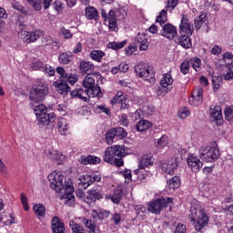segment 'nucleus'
<instances>
[{
  "label": "nucleus",
  "mask_w": 233,
  "mask_h": 233,
  "mask_svg": "<svg viewBox=\"0 0 233 233\" xmlns=\"http://www.w3.org/2000/svg\"><path fill=\"white\" fill-rule=\"evenodd\" d=\"M43 72H46V74H47V76H54V74H56V70H54V67L48 66V65H46L45 67H44V70Z\"/></svg>",
  "instance_id": "62"
},
{
  "label": "nucleus",
  "mask_w": 233,
  "mask_h": 233,
  "mask_svg": "<svg viewBox=\"0 0 233 233\" xmlns=\"http://www.w3.org/2000/svg\"><path fill=\"white\" fill-rule=\"evenodd\" d=\"M90 57L93 61H96L97 63H101L103 57H105V53L101 50H93L90 53Z\"/></svg>",
  "instance_id": "38"
},
{
  "label": "nucleus",
  "mask_w": 233,
  "mask_h": 233,
  "mask_svg": "<svg viewBox=\"0 0 233 233\" xmlns=\"http://www.w3.org/2000/svg\"><path fill=\"white\" fill-rule=\"evenodd\" d=\"M46 96H48V84L40 82L39 84L33 86L29 99L34 101V103H41L42 101H45Z\"/></svg>",
  "instance_id": "4"
},
{
  "label": "nucleus",
  "mask_w": 233,
  "mask_h": 233,
  "mask_svg": "<svg viewBox=\"0 0 233 233\" xmlns=\"http://www.w3.org/2000/svg\"><path fill=\"white\" fill-rule=\"evenodd\" d=\"M80 220L85 225V227L90 230V232H96V222L94 220L86 219L85 218H80Z\"/></svg>",
  "instance_id": "39"
},
{
  "label": "nucleus",
  "mask_w": 233,
  "mask_h": 233,
  "mask_svg": "<svg viewBox=\"0 0 233 233\" xmlns=\"http://www.w3.org/2000/svg\"><path fill=\"white\" fill-rule=\"evenodd\" d=\"M127 154L125 153V148L121 146H111L108 147L104 155V161L106 163H112V160L116 157H125Z\"/></svg>",
  "instance_id": "8"
},
{
  "label": "nucleus",
  "mask_w": 233,
  "mask_h": 233,
  "mask_svg": "<svg viewBox=\"0 0 233 233\" xmlns=\"http://www.w3.org/2000/svg\"><path fill=\"white\" fill-rule=\"evenodd\" d=\"M199 157L206 163H214L219 157V147L218 143L212 142L208 146H202L199 148Z\"/></svg>",
  "instance_id": "3"
},
{
  "label": "nucleus",
  "mask_w": 233,
  "mask_h": 233,
  "mask_svg": "<svg viewBox=\"0 0 233 233\" xmlns=\"http://www.w3.org/2000/svg\"><path fill=\"white\" fill-rule=\"evenodd\" d=\"M69 227L73 233H85V228L79 226V224L76 223L74 220L69 221Z\"/></svg>",
  "instance_id": "42"
},
{
  "label": "nucleus",
  "mask_w": 233,
  "mask_h": 233,
  "mask_svg": "<svg viewBox=\"0 0 233 233\" xmlns=\"http://www.w3.org/2000/svg\"><path fill=\"white\" fill-rule=\"evenodd\" d=\"M83 86L88 93V97H101L103 93H101V87L96 85V78L94 75H87L83 80Z\"/></svg>",
  "instance_id": "6"
},
{
  "label": "nucleus",
  "mask_w": 233,
  "mask_h": 233,
  "mask_svg": "<svg viewBox=\"0 0 233 233\" xmlns=\"http://www.w3.org/2000/svg\"><path fill=\"white\" fill-rule=\"evenodd\" d=\"M21 203L24 207V209L28 212L30 210V208L28 207V198H26V196H25V193L21 194Z\"/></svg>",
  "instance_id": "60"
},
{
  "label": "nucleus",
  "mask_w": 233,
  "mask_h": 233,
  "mask_svg": "<svg viewBox=\"0 0 233 233\" xmlns=\"http://www.w3.org/2000/svg\"><path fill=\"white\" fill-rule=\"evenodd\" d=\"M180 72L184 74V76H187V74L190 72V62L188 59L184 60L180 65Z\"/></svg>",
  "instance_id": "46"
},
{
  "label": "nucleus",
  "mask_w": 233,
  "mask_h": 233,
  "mask_svg": "<svg viewBox=\"0 0 233 233\" xmlns=\"http://www.w3.org/2000/svg\"><path fill=\"white\" fill-rule=\"evenodd\" d=\"M34 112L36 117L38 118V117H41L42 116H45L46 112H48V109L46 108V106L41 104L34 107Z\"/></svg>",
  "instance_id": "37"
},
{
  "label": "nucleus",
  "mask_w": 233,
  "mask_h": 233,
  "mask_svg": "<svg viewBox=\"0 0 233 233\" xmlns=\"http://www.w3.org/2000/svg\"><path fill=\"white\" fill-rule=\"evenodd\" d=\"M12 6L15 10H18V12H21L25 15H26L28 14V12L25 9V7L23 5H21V4H19V2H17V1H13Z\"/></svg>",
  "instance_id": "52"
},
{
  "label": "nucleus",
  "mask_w": 233,
  "mask_h": 233,
  "mask_svg": "<svg viewBox=\"0 0 233 233\" xmlns=\"http://www.w3.org/2000/svg\"><path fill=\"white\" fill-rule=\"evenodd\" d=\"M110 199L115 205H119L121 199H123V191L116 190L114 194L110 196Z\"/></svg>",
  "instance_id": "40"
},
{
  "label": "nucleus",
  "mask_w": 233,
  "mask_h": 233,
  "mask_svg": "<svg viewBox=\"0 0 233 233\" xmlns=\"http://www.w3.org/2000/svg\"><path fill=\"white\" fill-rule=\"evenodd\" d=\"M28 5H30V6H33L35 10L40 12V10L42 9L41 6V0H26Z\"/></svg>",
  "instance_id": "54"
},
{
  "label": "nucleus",
  "mask_w": 233,
  "mask_h": 233,
  "mask_svg": "<svg viewBox=\"0 0 233 233\" xmlns=\"http://www.w3.org/2000/svg\"><path fill=\"white\" fill-rule=\"evenodd\" d=\"M174 83V78L170 74H166L163 76V78L160 80V86L156 88L157 96H167L170 92V85Z\"/></svg>",
  "instance_id": "9"
},
{
  "label": "nucleus",
  "mask_w": 233,
  "mask_h": 233,
  "mask_svg": "<svg viewBox=\"0 0 233 233\" xmlns=\"http://www.w3.org/2000/svg\"><path fill=\"white\" fill-rule=\"evenodd\" d=\"M34 70H44L45 64L41 61H36L33 64Z\"/></svg>",
  "instance_id": "63"
},
{
  "label": "nucleus",
  "mask_w": 233,
  "mask_h": 233,
  "mask_svg": "<svg viewBox=\"0 0 233 233\" xmlns=\"http://www.w3.org/2000/svg\"><path fill=\"white\" fill-rule=\"evenodd\" d=\"M113 130L117 139H123L127 136V130H125L123 127L113 128Z\"/></svg>",
  "instance_id": "48"
},
{
  "label": "nucleus",
  "mask_w": 233,
  "mask_h": 233,
  "mask_svg": "<svg viewBox=\"0 0 233 233\" xmlns=\"http://www.w3.org/2000/svg\"><path fill=\"white\" fill-rule=\"evenodd\" d=\"M54 85L58 94L63 95L70 92V86H68V84L64 80V78H61V76H59V80L56 81Z\"/></svg>",
  "instance_id": "18"
},
{
  "label": "nucleus",
  "mask_w": 233,
  "mask_h": 233,
  "mask_svg": "<svg viewBox=\"0 0 233 233\" xmlns=\"http://www.w3.org/2000/svg\"><path fill=\"white\" fill-rule=\"evenodd\" d=\"M224 79L226 81H230V79H233V63L230 64V66L228 68V72L224 76Z\"/></svg>",
  "instance_id": "59"
},
{
  "label": "nucleus",
  "mask_w": 233,
  "mask_h": 233,
  "mask_svg": "<svg viewBox=\"0 0 233 233\" xmlns=\"http://www.w3.org/2000/svg\"><path fill=\"white\" fill-rule=\"evenodd\" d=\"M82 165H97L101 163V158L94 156H82L80 158Z\"/></svg>",
  "instance_id": "27"
},
{
  "label": "nucleus",
  "mask_w": 233,
  "mask_h": 233,
  "mask_svg": "<svg viewBox=\"0 0 233 233\" xmlns=\"http://www.w3.org/2000/svg\"><path fill=\"white\" fill-rule=\"evenodd\" d=\"M150 127H152V123L150 121L142 119L137 123L136 130H137V132H145V130H148Z\"/></svg>",
  "instance_id": "33"
},
{
  "label": "nucleus",
  "mask_w": 233,
  "mask_h": 233,
  "mask_svg": "<svg viewBox=\"0 0 233 233\" xmlns=\"http://www.w3.org/2000/svg\"><path fill=\"white\" fill-rule=\"evenodd\" d=\"M85 15L89 21H99V12L94 6H86L85 8Z\"/></svg>",
  "instance_id": "19"
},
{
  "label": "nucleus",
  "mask_w": 233,
  "mask_h": 233,
  "mask_svg": "<svg viewBox=\"0 0 233 233\" xmlns=\"http://www.w3.org/2000/svg\"><path fill=\"white\" fill-rule=\"evenodd\" d=\"M20 35L25 43L30 45V43H35L37 39L43 37V35H45V31L41 29H36L31 32L22 31Z\"/></svg>",
  "instance_id": "10"
},
{
  "label": "nucleus",
  "mask_w": 233,
  "mask_h": 233,
  "mask_svg": "<svg viewBox=\"0 0 233 233\" xmlns=\"http://www.w3.org/2000/svg\"><path fill=\"white\" fill-rule=\"evenodd\" d=\"M58 59L63 65H68L74 59V56H72V53H62L59 55Z\"/></svg>",
  "instance_id": "41"
},
{
  "label": "nucleus",
  "mask_w": 233,
  "mask_h": 233,
  "mask_svg": "<svg viewBox=\"0 0 233 233\" xmlns=\"http://www.w3.org/2000/svg\"><path fill=\"white\" fill-rule=\"evenodd\" d=\"M175 42L178 43L180 46H183V48H191L192 47V42L190 41V35L186 34H180V35L176 38Z\"/></svg>",
  "instance_id": "22"
},
{
  "label": "nucleus",
  "mask_w": 233,
  "mask_h": 233,
  "mask_svg": "<svg viewBox=\"0 0 233 233\" xmlns=\"http://www.w3.org/2000/svg\"><path fill=\"white\" fill-rule=\"evenodd\" d=\"M167 15V10H161L159 15L156 18V23H159L160 26H162L159 35L163 37H166V39H169V41H172L177 35V27L174 26L171 24H165L167 21H168Z\"/></svg>",
  "instance_id": "2"
},
{
  "label": "nucleus",
  "mask_w": 233,
  "mask_h": 233,
  "mask_svg": "<svg viewBox=\"0 0 233 233\" xmlns=\"http://www.w3.org/2000/svg\"><path fill=\"white\" fill-rule=\"evenodd\" d=\"M135 210L137 212V216L140 218H145V214H147V208L143 205H137L135 207Z\"/></svg>",
  "instance_id": "51"
},
{
  "label": "nucleus",
  "mask_w": 233,
  "mask_h": 233,
  "mask_svg": "<svg viewBox=\"0 0 233 233\" xmlns=\"http://www.w3.org/2000/svg\"><path fill=\"white\" fill-rule=\"evenodd\" d=\"M87 199L91 201H97V199H103V195L98 188L91 189L87 193Z\"/></svg>",
  "instance_id": "34"
},
{
  "label": "nucleus",
  "mask_w": 233,
  "mask_h": 233,
  "mask_svg": "<svg viewBox=\"0 0 233 233\" xmlns=\"http://www.w3.org/2000/svg\"><path fill=\"white\" fill-rule=\"evenodd\" d=\"M47 178L53 190L58 193L64 190V194L60 197V199H64L66 205L72 207V205L76 203V197H74V184L72 183V180L69 178L63 183L62 175L56 171L49 174Z\"/></svg>",
  "instance_id": "1"
},
{
  "label": "nucleus",
  "mask_w": 233,
  "mask_h": 233,
  "mask_svg": "<svg viewBox=\"0 0 233 233\" xmlns=\"http://www.w3.org/2000/svg\"><path fill=\"white\" fill-rule=\"evenodd\" d=\"M51 230L53 233H65V222L57 217L51 220Z\"/></svg>",
  "instance_id": "17"
},
{
  "label": "nucleus",
  "mask_w": 233,
  "mask_h": 233,
  "mask_svg": "<svg viewBox=\"0 0 233 233\" xmlns=\"http://www.w3.org/2000/svg\"><path fill=\"white\" fill-rule=\"evenodd\" d=\"M116 138H117V137H116V133H115L113 128L106 132V143L107 145H112V143H114V140Z\"/></svg>",
  "instance_id": "45"
},
{
  "label": "nucleus",
  "mask_w": 233,
  "mask_h": 233,
  "mask_svg": "<svg viewBox=\"0 0 233 233\" xmlns=\"http://www.w3.org/2000/svg\"><path fill=\"white\" fill-rule=\"evenodd\" d=\"M56 74L60 76V79H64L66 83L69 85H76L77 83V76L76 75L68 74L65 71V68L59 66L56 68Z\"/></svg>",
  "instance_id": "14"
},
{
  "label": "nucleus",
  "mask_w": 233,
  "mask_h": 233,
  "mask_svg": "<svg viewBox=\"0 0 233 233\" xmlns=\"http://www.w3.org/2000/svg\"><path fill=\"white\" fill-rule=\"evenodd\" d=\"M194 32V25L188 22V15H182L181 23L179 25V34L192 35Z\"/></svg>",
  "instance_id": "12"
},
{
  "label": "nucleus",
  "mask_w": 233,
  "mask_h": 233,
  "mask_svg": "<svg viewBox=\"0 0 233 233\" xmlns=\"http://www.w3.org/2000/svg\"><path fill=\"white\" fill-rule=\"evenodd\" d=\"M188 116H190V110H188L187 107H184L178 111V117H180V119H186V117H188Z\"/></svg>",
  "instance_id": "58"
},
{
  "label": "nucleus",
  "mask_w": 233,
  "mask_h": 233,
  "mask_svg": "<svg viewBox=\"0 0 233 233\" xmlns=\"http://www.w3.org/2000/svg\"><path fill=\"white\" fill-rule=\"evenodd\" d=\"M33 210L36 216L43 217L46 214V208L41 204H35Z\"/></svg>",
  "instance_id": "43"
},
{
  "label": "nucleus",
  "mask_w": 233,
  "mask_h": 233,
  "mask_svg": "<svg viewBox=\"0 0 233 233\" xmlns=\"http://www.w3.org/2000/svg\"><path fill=\"white\" fill-rule=\"evenodd\" d=\"M211 79L213 90L214 92H218L219 90V86H221V83H223V78L219 75H213Z\"/></svg>",
  "instance_id": "35"
},
{
  "label": "nucleus",
  "mask_w": 233,
  "mask_h": 233,
  "mask_svg": "<svg viewBox=\"0 0 233 233\" xmlns=\"http://www.w3.org/2000/svg\"><path fill=\"white\" fill-rule=\"evenodd\" d=\"M125 96H123V92L118 91L116 93V96L111 100V104L114 105L119 101H123V99H125Z\"/></svg>",
  "instance_id": "61"
},
{
  "label": "nucleus",
  "mask_w": 233,
  "mask_h": 233,
  "mask_svg": "<svg viewBox=\"0 0 233 233\" xmlns=\"http://www.w3.org/2000/svg\"><path fill=\"white\" fill-rule=\"evenodd\" d=\"M179 187H181V178L178 176H175L167 181V188L169 190H176Z\"/></svg>",
  "instance_id": "32"
},
{
  "label": "nucleus",
  "mask_w": 233,
  "mask_h": 233,
  "mask_svg": "<svg viewBox=\"0 0 233 233\" xmlns=\"http://www.w3.org/2000/svg\"><path fill=\"white\" fill-rule=\"evenodd\" d=\"M172 203H174V198H157L149 203L147 209L152 214H160L163 208H169V210H172Z\"/></svg>",
  "instance_id": "5"
},
{
  "label": "nucleus",
  "mask_w": 233,
  "mask_h": 233,
  "mask_svg": "<svg viewBox=\"0 0 233 233\" xmlns=\"http://www.w3.org/2000/svg\"><path fill=\"white\" fill-rule=\"evenodd\" d=\"M135 45L139 50H148V38L144 33H138L135 38Z\"/></svg>",
  "instance_id": "16"
},
{
  "label": "nucleus",
  "mask_w": 233,
  "mask_h": 233,
  "mask_svg": "<svg viewBox=\"0 0 233 233\" xmlns=\"http://www.w3.org/2000/svg\"><path fill=\"white\" fill-rule=\"evenodd\" d=\"M123 157H116L112 162H109V165H115V167H123L125 162L123 161Z\"/></svg>",
  "instance_id": "57"
},
{
  "label": "nucleus",
  "mask_w": 233,
  "mask_h": 233,
  "mask_svg": "<svg viewBox=\"0 0 233 233\" xmlns=\"http://www.w3.org/2000/svg\"><path fill=\"white\" fill-rule=\"evenodd\" d=\"M142 112L143 114H145V116H152V114H154L155 109L152 106L148 105V104H145L142 106Z\"/></svg>",
  "instance_id": "53"
},
{
  "label": "nucleus",
  "mask_w": 233,
  "mask_h": 233,
  "mask_svg": "<svg viewBox=\"0 0 233 233\" xmlns=\"http://www.w3.org/2000/svg\"><path fill=\"white\" fill-rule=\"evenodd\" d=\"M167 145H168V137L167 135H163L156 142L157 148H165Z\"/></svg>",
  "instance_id": "44"
},
{
  "label": "nucleus",
  "mask_w": 233,
  "mask_h": 233,
  "mask_svg": "<svg viewBox=\"0 0 233 233\" xmlns=\"http://www.w3.org/2000/svg\"><path fill=\"white\" fill-rule=\"evenodd\" d=\"M177 3H178L177 0H167L166 10L167 12H172L176 8V6H177Z\"/></svg>",
  "instance_id": "56"
},
{
  "label": "nucleus",
  "mask_w": 233,
  "mask_h": 233,
  "mask_svg": "<svg viewBox=\"0 0 233 233\" xmlns=\"http://www.w3.org/2000/svg\"><path fill=\"white\" fill-rule=\"evenodd\" d=\"M135 74L151 85L156 83V78H154V71H152V67L145 63H139L135 66Z\"/></svg>",
  "instance_id": "7"
},
{
  "label": "nucleus",
  "mask_w": 233,
  "mask_h": 233,
  "mask_svg": "<svg viewBox=\"0 0 233 233\" xmlns=\"http://www.w3.org/2000/svg\"><path fill=\"white\" fill-rule=\"evenodd\" d=\"M127 45V41H122V42H110L108 44V48H111L112 50H121L123 46Z\"/></svg>",
  "instance_id": "47"
},
{
  "label": "nucleus",
  "mask_w": 233,
  "mask_h": 233,
  "mask_svg": "<svg viewBox=\"0 0 233 233\" xmlns=\"http://www.w3.org/2000/svg\"><path fill=\"white\" fill-rule=\"evenodd\" d=\"M187 166L192 172L198 173L203 168V162L198 157L191 156L187 158Z\"/></svg>",
  "instance_id": "15"
},
{
  "label": "nucleus",
  "mask_w": 233,
  "mask_h": 233,
  "mask_svg": "<svg viewBox=\"0 0 233 233\" xmlns=\"http://www.w3.org/2000/svg\"><path fill=\"white\" fill-rule=\"evenodd\" d=\"M59 34L64 37V39H72L73 35L70 32V29H66L65 26L60 27Z\"/></svg>",
  "instance_id": "50"
},
{
  "label": "nucleus",
  "mask_w": 233,
  "mask_h": 233,
  "mask_svg": "<svg viewBox=\"0 0 233 233\" xmlns=\"http://www.w3.org/2000/svg\"><path fill=\"white\" fill-rule=\"evenodd\" d=\"M189 61V66L198 72L199 70V66L201 65V60L198 57H194L188 60Z\"/></svg>",
  "instance_id": "49"
},
{
  "label": "nucleus",
  "mask_w": 233,
  "mask_h": 233,
  "mask_svg": "<svg viewBox=\"0 0 233 233\" xmlns=\"http://www.w3.org/2000/svg\"><path fill=\"white\" fill-rule=\"evenodd\" d=\"M80 72L86 74L87 76H92L96 66L91 62L83 61L80 63Z\"/></svg>",
  "instance_id": "25"
},
{
  "label": "nucleus",
  "mask_w": 233,
  "mask_h": 233,
  "mask_svg": "<svg viewBox=\"0 0 233 233\" xmlns=\"http://www.w3.org/2000/svg\"><path fill=\"white\" fill-rule=\"evenodd\" d=\"M57 128L61 136H66V134H68L69 132L68 130L70 128V126H68L66 119L59 118L57 122Z\"/></svg>",
  "instance_id": "28"
},
{
  "label": "nucleus",
  "mask_w": 233,
  "mask_h": 233,
  "mask_svg": "<svg viewBox=\"0 0 233 233\" xmlns=\"http://www.w3.org/2000/svg\"><path fill=\"white\" fill-rule=\"evenodd\" d=\"M91 216H92L93 219L101 220V219H106V218H108L110 216V213L108 211H105L103 209H101V210L94 209L92 211Z\"/></svg>",
  "instance_id": "31"
},
{
  "label": "nucleus",
  "mask_w": 233,
  "mask_h": 233,
  "mask_svg": "<svg viewBox=\"0 0 233 233\" xmlns=\"http://www.w3.org/2000/svg\"><path fill=\"white\" fill-rule=\"evenodd\" d=\"M154 163V157L151 155H144L138 164L140 170H145L147 167H150Z\"/></svg>",
  "instance_id": "24"
},
{
  "label": "nucleus",
  "mask_w": 233,
  "mask_h": 233,
  "mask_svg": "<svg viewBox=\"0 0 233 233\" xmlns=\"http://www.w3.org/2000/svg\"><path fill=\"white\" fill-rule=\"evenodd\" d=\"M37 119L39 125H42L43 127H48L50 123H54L56 121V114L46 113L45 115L39 116Z\"/></svg>",
  "instance_id": "21"
},
{
  "label": "nucleus",
  "mask_w": 233,
  "mask_h": 233,
  "mask_svg": "<svg viewBox=\"0 0 233 233\" xmlns=\"http://www.w3.org/2000/svg\"><path fill=\"white\" fill-rule=\"evenodd\" d=\"M207 13L201 12L200 15L195 18V29L201 30V26L207 25Z\"/></svg>",
  "instance_id": "29"
},
{
  "label": "nucleus",
  "mask_w": 233,
  "mask_h": 233,
  "mask_svg": "<svg viewBox=\"0 0 233 233\" xmlns=\"http://www.w3.org/2000/svg\"><path fill=\"white\" fill-rule=\"evenodd\" d=\"M78 185L80 188L86 190L93 183H99L101 181V176L99 175H82L78 178Z\"/></svg>",
  "instance_id": "11"
},
{
  "label": "nucleus",
  "mask_w": 233,
  "mask_h": 233,
  "mask_svg": "<svg viewBox=\"0 0 233 233\" xmlns=\"http://www.w3.org/2000/svg\"><path fill=\"white\" fill-rule=\"evenodd\" d=\"M210 116L214 121L217 122V125H221L223 123V115L221 114V106H215L213 109H211Z\"/></svg>",
  "instance_id": "23"
},
{
  "label": "nucleus",
  "mask_w": 233,
  "mask_h": 233,
  "mask_svg": "<svg viewBox=\"0 0 233 233\" xmlns=\"http://www.w3.org/2000/svg\"><path fill=\"white\" fill-rule=\"evenodd\" d=\"M125 12V9L120 8V9H116V11L114 10H110L107 15V19L108 21H117V15H122L123 17V13Z\"/></svg>",
  "instance_id": "36"
},
{
  "label": "nucleus",
  "mask_w": 233,
  "mask_h": 233,
  "mask_svg": "<svg viewBox=\"0 0 233 233\" xmlns=\"http://www.w3.org/2000/svg\"><path fill=\"white\" fill-rule=\"evenodd\" d=\"M174 233H187V227L183 224H178Z\"/></svg>",
  "instance_id": "64"
},
{
  "label": "nucleus",
  "mask_w": 233,
  "mask_h": 233,
  "mask_svg": "<svg viewBox=\"0 0 233 233\" xmlns=\"http://www.w3.org/2000/svg\"><path fill=\"white\" fill-rule=\"evenodd\" d=\"M195 94L189 98V104L193 106H199L203 103V88L197 89Z\"/></svg>",
  "instance_id": "20"
},
{
  "label": "nucleus",
  "mask_w": 233,
  "mask_h": 233,
  "mask_svg": "<svg viewBox=\"0 0 233 233\" xmlns=\"http://www.w3.org/2000/svg\"><path fill=\"white\" fill-rule=\"evenodd\" d=\"M49 157L50 159H52L53 162L56 163V165H63V162L66 159L65 155L55 150L49 152Z\"/></svg>",
  "instance_id": "26"
},
{
  "label": "nucleus",
  "mask_w": 233,
  "mask_h": 233,
  "mask_svg": "<svg viewBox=\"0 0 233 233\" xmlns=\"http://www.w3.org/2000/svg\"><path fill=\"white\" fill-rule=\"evenodd\" d=\"M225 119L227 121H233V106L227 107L224 111Z\"/></svg>",
  "instance_id": "55"
},
{
  "label": "nucleus",
  "mask_w": 233,
  "mask_h": 233,
  "mask_svg": "<svg viewBox=\"0 0 233 233\" xmlns=\"http://www.w3.org/2000/svg\"><path fill=\"white\" fill-rule=\"evenodd\" d=\"M161 170L165 174H169V176H174V171L177 168V158H171L167 162H163L160 166Z\"/></svg>",
  "instance_id": "13"
},
{
  "label": "nucleus",
  "mask_w": 233,
  "mask_h": 233,
  "mask_svg": "<svg viewBox=\"0 0 233 233\" xmlns=\"http://www.w3.org/2000/svg\"><path fill=\"white\" fill-rule=\"evenodd\" d=\"M71 97L82 99V101H86L88 93L86 90H83V88L75 89L71 91Z\"/></svg>",
  "instance_id": "30"
}]
</instances>
